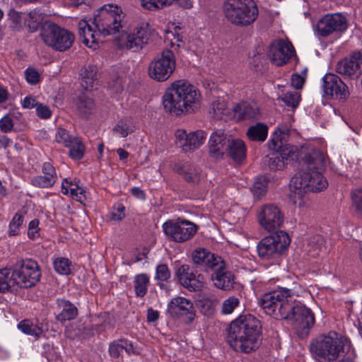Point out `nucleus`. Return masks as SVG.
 Returning <instances> with one entry per match:
<instances>
[{
    "mask_svg": "<svg viewBox=\"0 0 362 362\" xmlns=\"http://www.w3.org/2000/svg\"><path fill=\"white\" fill-rule=\"evenodd\" d=\"M124 17V13L120 7L107 4L102 6L93 18V23L97 31L93 29L86 19H81L78 22V33L83 43L89 48L96 49L103 42L101 35L106 36L119 32Z\"/></svg>",
    "mask_w": 362,
    "mask_h": 362,
    "instance_id": "nucleus-1",
    "label": "nucleus"
},
{
    "mask_svg": "<svg viewBox=\"0 0 362 362\" xmlns=\"http://www.w3.org/2000/svg\"><path fill=\"white\" fill-rule=\"evenodd\" d=\"M162 99L166 112L180 116L197 109L202 101V95L199 89L189 82L177 80L166 89Z\"/></svg>",
    "mask_w": 362,
    "mask_h": 362,
    "instance_id": "nucleus-2",
    "label": "nucleus"
},
{
    "mask_svg": "<svg viewBox=\"0 0 362 362\" xmlns=\"http://www.w3.org/2000/svg\"><path fill=\"white\" fill-rule=\"evenodd\" d=\"M260 321L252 315H240L228 328L227 342L236 351L250 353L258 347Z\"/></svg>",
    "mask_w": 362,
    "mask_h": 362,
    "instance_id": "nucleus-3",
    "label": "nucleus"
},
{
    "mask_svg": "<svg viewBox=\"0 0 362 362\" xmlns=\"http://www.w3.org/2000/svg\"><path fill=\"white\" fill-rule=\"evenodd\" d=\"M291 160L292 167L297 169V173L291 180V189L305 193H318L327 189L328 182L323 175L325 160Z\"/></svg>",
    "mask_w": 362,
    "mask_h": 362,
    "instance_id": "nucleus-4",
    "label": "nucleus"
},
{
    "mask_svg": "<svg viewBox=\"0 0 362 362\" xmlns=\"http://www.w3.org/2000/svg\"><path fill=\"white\" fill-rule=\"evenodd\" d=\"M349 346L346 338L336 332H329L313 341L310 351L319 362H334L343 356Z\"/></svg>",
    "mask_w": 362,
    "mask_h": 362,
    "instance_id": "nucleus-5",
    "label": "nucleus"
},
{
    "mask_svg": "<svg viewBox=\"0 0 362 362\" xmlns=\"http://www.w3.org/2000/svg\"><path fill=\"white\" fill-rule=\"evenodd\" d=\"M296 300L291 290L281 288L264 294L260 305L265 313L278 320H288Z\"/></svg>",
    "mask_w": 362,
    "mask_h": 362,
    "instance_id": "nucleus-6",
    "label": "nucleus"
},
{
    "mask_svg": "<svg viewBox=\"0 0 362 362\" xmlns=\"http://www.w3.org/2000/svg\"><path fill=\"white\" fill-rule=\"evenodd\" d=\"M223 11L229 22L240 26L249 25L258 16V9L253 0H226Z\"/></svg>",
    "mask_w": 362,
    "mask_h": 362,
    "instance_id": "nucleus-7",
    "label": "nucleus"
},
{
    "mask_svg": "<svg viewBox=\"0 0 362 362\" xmlns=\"http://www.w3.org/2000/svg\"><path fill=\"white\" fill-rule=\"evenodd\" d=\"M175 69V56L171 50L165 49L158 54L149 63L148 74L155 81L164 82L171 77Z\"/></svg>",
    "mask_w": 362,
    "mask_h": 362,
    "instance_id": "nucleus-8",
    "label": "nucleus"
},
{
    "mask_svg": "<svg viewBox=\"0 0 362 362\" xmlns=\"http://www.w3.org/2000/svg\"><path fill=\"white\" fill-rule=\"evenodd\" d=\"M40 36L47 46L59 52L69 49L74 41L73 33L52 23L42 25Z\"/></svg>",
    "mask_w": 362,
    "mask_h": 362,
    "instance_id": "nucleus-9",
    "label": "nucleus"
},
{
    "mask_svg": "<svg viewBox=\"0 0 362 362\" xmlns=\"http://www.w3.org/2000/svg\"><path fill=\"white\" fill-rule=\"evenodd\" d=\"M41 276L40 267L32 259H21L13 265L11 279L13 283L23 288L35 286Z\"/></svg>",
    "mask_w": 362,
    "mask_h": 362,
    "instance_id": "nucleus-10",
    "label": "nucleus"
},
{
    "mask_svg": "<svg viewBox=\"0 0 362 362\" xmlns=\"http://www.w3.org/2000/svg\"><path fill=\"white\" fill-rule=\"evenodd\" d=\"M151 32L150 24L147 22H142L130 33L124 32L119 34L116 38V41L121 49L136 52L141 49L148 43Z\"/></svg>",
    "mask_w": 362,
    "mask_h": 362,
    "instance_id": "nucleus-11",
    "label": "nucleus"
},
{
    "mask_svg": "<svg viewBox=\"0 0 362 362\" xmlns=\"http://www.w3.org/2000/svg\"><path fill=\"white\" fill-rule=\"evenodd\" d=\"M290 242L288 235L284 231L265 237L257 245L258 255L264 259L276 258L283 253Z\"/></svg>",
    "mask_w": 362,
    "mask_h": 362,
    "instance_id": "nucleus-12",
    "label": "nucleus"
},
{
    "mask_svg": "<svg viewBox=\"0 0 362 362\" xmlns=\"http://www.w3.org/2000/svg\"><path fill=\"white\" fill-rule=\"evenodd\" d=\"M257 221L260 227L269 233H276L284 223V214L279 206L273 204L261 206L257 211Z\"/></svg>",
    "mask_w": 362,
    "mask_h": 362,
    "instance_id": "nucleus-13",
    "label": "nucleus"
},
{
    "mask_svg": "<svg viewBox=\"0 0 362 362\" xmlns=\"http://www.w3.org/2000/svg\"><path fill=\"white\" fill-rule=\"evenodd\" d=\"M163 230L170 240L182 243L190 240L196 234L197 226L189 221L179 218L177 221L165 222L163 224Z\"/></svg>",
    "mask_w": 362,
    "mask_h": 362,
    "instance_id": "nucleus-14",
    "label": "nucleus"
},
{
    "mask_svg": "<svg viewBox=\"0 0 362 362\" xmlns=\"http://www.w3.org/2000/svg\"><path fill=\"white\" fill-rule=\"evenodd\" d=\"M288 320L291 321L296 334L300 338H304L308 334L310 329L315 323L312 311L300 302L296 301L291 310V317Z\"/></svg>",
    "mask_w": 362,
    "mask_h": 362,
    "instance_id": "nucleus-15",
    "label": "nucleus"
},
{
    "mask_svg": "<svg viewBox=\"0 0 362 362\" xmlns=\"http://www.w3.org/2000/svg\"><path fill=\"white\" fill-rule=\"evenodd\" d=\"M294 54L295 49L292 44L281 39L274 40L267 51V57L270 62L279 66L286 64Z\"/></svg>",
    "mask_w": 362,
    "mask_h": 362,
    "instance_id": "nucleus-16",
    "label": "nucleus"
},
{
    "mask_svg": "<svg viewBox=\"0 0 362 362\" xmlns=\"http://www.w3.org/2000/svg\"><path fill=\"white\" fill-rule=\"evenodd\" d=\"M180 284L189 291H201L205 286L204 275L192 269L187 264H182L176 271Z\"/></svg>",
    "mask_w": 362,
    "mask_h": 362,
    "instance_id": "nucleus-17",
    "label": "nucleus"
},
{
    "mask_svg": "<svg viewBox=\"0 0 362 362\" xmlns=\"http://www.w3.org/2000/svg\"><path fill=\"white\" fill-rule=\"evenodd\" d=\"M348 27L346 18L340 13L327 14L317 25V33L326 37L334 31H344Z\"/></svg>",
    "mask_w": 362,
    "mask_h": 362,
    "instance_id": "nucleus-18",
    "label": "nucleus"
},
{
    "mask_svg": "<svg viewBox=\"0 0 362 362\" xmlns=\"http://www.w3.org/2000/svg\"><path fill=\"white\" fill-rule=\"evenodd\" d=\"M210 272H212L211 279L215 287L223 291H230L233 288L235 283V275L227 268L223 259Z\"/></svg>",
    "mask_w": 362,
    "mask_h": 362,
    "instance_id": "nucleus-19",
    "label": "nucleus"
},
{
    "mask_svg": "<svg viewBox=\"0 0 362 362\" xmlns=\"http://www.w3.org/2000/svg\"><path fill=\"white\" fill-rule=\"evenodd\" d=\"M323 90L327 95L337 99H345L349 95L347 86L337 75L327 74L322 78Z\"/></svg>",
    "mask_w": 362,
    "mask_h": 362,
    "instance_id": "nucleus-20",
    "label": "nucleus"
},
{
    "mask_svg": "<svg viewBox=\"0 0 362 362\" xmlns=\"http://www.w3.org/2000/svg\"><path fill=\"white\" fill-rule=\"evenodd\" d=\"M230 139L223 129H215L211 134L208 144V155L210 157L218 158L225 156L227 151L226 144Z\"/></svg>",
    "mask_w": 362,
    "mask_h": 362,
    "instance_id": "nucleus-21",
    "label": "nucleus"
},
{
    "mask_svg": "<svg viewBox=\"0 0 362 362\" xmlns=\"http://www.w3.org/2000/svg\"><path fill=\"white\" fill-rule=\"evenodd\" d=\"M337 71L351 78H357L362 74V54L354 53L349 58H346L338 62Z\"/></svg>",
    "mask_w": 362,
    "mask_h": 362,
    "instance_id": "nucleus-22",
    "label": "nucleus"
},
{
    "mask_svg": "<svg viewBox=\"0 0 362 362\" xmlns=\"http://www.w3.org/2000/svg\"><path fill=\"white\" fill-rule=\"evenodd\" d=\"M168 311L172 315L184 317L185 320L189 322L195 317L192 302L183 297L173 298L168 304Z\"/></svg>",
    "mask_w": 362,
    "mask_h": 362,
    "instance_id": "nucleus-23",
    "label": "nucleus"
},
{
    "mask_svg": "<svg viewBox=\"0 0 362 362\" xmlns=\"http://www.w3.org/2000/svg\"><path fill=\"white\" fill-rule=\"evenodd\" d=\"M282 132L278 129L272 135L267 145L272 153H279L282 158L297 156L298 148L288 144H284L281 139Z\"/></svg>",
    "mask_w": 362,
    "mask_h": 362,
    "instance_id": "nucleus-24",
    "label": "nucleus"
},
{
    "mask_svg": "<svg viewBox=\"0 0 362 362\" xmlns=\"http://www.w3.org/2000/svg\"><path fill=\"white\" fill-rule=\"evenodd\" d=\"M222 259L221 257L215 255L205 248L196 249L192 253L193 263L204 267L206 272L216 267Z\"/></svg>",
    "mask_w": 362,
    "mask_h": 362,
    "instance_id": "nucleus-25",
    "label": "nucleus"
},
{
    "mask_svg": "<svg viewBox=\"0 0 362 362\" xmlns=\"http://www.w3.org/2000/svg\"><path fill=\"white\" fill-rule=\"evenodd\" d=\"M43 175H38L32 180L33 185L38 187H50L57 180V173L54 167L49 162H45L42 166Z\"/></svg>",
    "mask_w": 362,
    "mask_h": 362,
    "instance_id": "nucleus-26",
    "label": "nucleus"
},
{
    "mask_svg": "<svg viewBox=\"0 0 362 362\" xmlns=\"http://www.w3.org/2000/svg\"><path fill=\"white\" fill-rule=\"evenodd\" d=\"M75 105L78 115L88 118L95 110V103L90 93H81L78 95Z\"/></svg>",
    "mask_w": 362,
    "mask_h": 362,
    "instance_id": "nucleus-27",
    "label": "nucleus"
},
{
    "mask_svg": "<svg viewBox=\"0 0 362 362\" xmlns=\"http://www.w3.org/2000/svg\"><path fill=\"white\" fill-rule=\"evenodd\" d=\"M57 308L59 313L56 315V319L59 322L74 320L78 315L77 308L69 300L57 299Z\"/></svg>",
    "mask_w": 362,
    "mask_h": 362,
    "instance_id": "nucleus-28",
    "label": "nucleus"
},
{
    "mask_svg": "<svg viewBox=\"0 0 362 362\" xmlns=\"http://www.w3.org/2000/svg\"><path fill=\"white\" fill-rule=\"evenodd\" d=\"M305 250L308 256L313 258L319 257L320 253L326 251L324 238L320 235L310 238Z\"/></svg>",
    "mask_w": 362,
    "mask_h": 362,
    "instance_id": "nucleus-29",
    "label": "nucleus"
},
{
    "mask_svg": "<svg viewBox=\"0 0 362 362\" xmlns=\"http://www.w3.org/2000/svg\"><path fill=\"white\" fill-rule=\"evenodd\" d=\"M268 135V127L262 122L251 125L247 130L246 136L250 141L263 142Z\"/></svg>",
    "mask_w": 362,
    "mask_h": 362,
    "instance_id": "nucleus-30",
    "label": "nucleus"
},
{
    "mask_svg": "<svg viewBox=\"0 0 362 362\" xmlns=\"http://www.w3.org/2000/svg\"><path fill=\"white\" fill-rule=\"evenodd\" d=\"M225 155L233 158H244L246 156V146L244 141L240 139H230Z\"/></svg>",
    "mask_w": 362,
    "mask_h": 362,
    "instance_id": "nucleus-31",
    "label": "nucleus"
},
{
    "mask_svg": "<svg viewBox=\"0 0 362 362\" xmlns=\"http://www.w3.org/2000/svg\"><path fill=\"white\" fill-rule=\"evenodd\" d=\"M173 169L177 173L182 175L184 179L188 182L198 183L200 180L199 170L189 165H175Z\"/></svg>",
    "mask_w": 362,
    "mask_h": 362,
    "instance_id": "nucleus-32",
    "label": "nucleus"
},
{
    "mask_svg": "<svg viewBox=\"0 0 362 362\" xmlns=\"http://www.w3.org/2000/svg\"><path fill=\"white\" fill-rule=\"evenodd\" d=\"M44 20V15L39 10L35 9L25 14L24 24L30 32H35Z\"/></svg>",
    "mask_w": 362,
    "mask_h": 362,
    "instance_id": "nucleus-33",
    "label": "nucleus"
},
{
    "mask_svg": "<svg viewBox=\"0 0 362 362\" xmlns=\"http://www.w3.org/2000/svg\"><path fill=\"white\" fill-rule=\"evenodd\" d=\"M165 39L171 41L173 47H180L184 41L183 28L179 25H172L165 33Z\"/></svg>",
    "mask_w": 362,
    "mask_h": 362,
    "instance_id": "nucleus-34",
    "label": "nucleus"
},
{
    "mask_svg": "<svg viewBox=\"0 0 362 362\" xmlns=\"http://www.w3.org/2000/svg\"><path fill=\"white\" fill-rule=\"evenodd\" d=\"M175 143L183 152H192V146L190 144L189 132L187 133L185 129H179L175 132Z\"/></svg>",
    "mask_w": 362,
    "mask_h": 362,
    "instance_id": "nucleus-35",
    "label": "nucleus"
},
{
    "mask_svg": "<svg viewBox=\"0 0 362 362\" xmlns=\"http://www.w3.org/2000/svg\"><path fill=\"white\" fill-rule=\"evenodd\" d=\"M98 69L96 66L88 65L81 74V85L86 89L91 88L97 80Z\"/></svg>",
    "mask_w": 362,
    "mask_h": 362,
    "instance_id": "nucleus-36",
    "label": "nucleus"
},
{
    "mask_svg": "<svg viewBox=\"0 0 362 362\" xmlns=\"http://www.w3.org/2000/svg\"><path fill=\"white\" fill-rule=\"evenodd\" d=\"M62 192L64 194L69 192L73 198L80 202H82L83 199L85 198L84 190L77 185L69 182L67 179H64L62 184Z\"/></svg>",
    "mask_w": 362,
    "mask_h": 362,
    "instance_id": "nucleus-37",
    "label": "nucleus"
},
{
    "mask_svg": "<svg viewBox=\"0 0 362 362\" xmlns=\"http://www.w3.org/2000/svg\"><path fill=\"white\" fill-rule=\"evenodd\" d=\"M134 284L136 295L139 297H144L147 292L149 277L146 274H138L134 278Z\"/></svg>",
    "mask_w": 362,
    "mask_h": 362,
    "instance_id": "nucleus-38",
    "label": "nucleus"
},
{
    "mask_svg": "<svg viewBox=\"0 0 362 362\" xmlns=\"http://www.w3.org/2000/svg\"><path fill=\"white\" fill-rule=\"evenodd\" d=\"M18 328L24 334L34 336L38 338L42 333L41 327L35 325L29 320H23L18 325Z\"/></svg>",
    "mask_w": 362,
    "mask_h": 362,
    "instance_id": "nucleus-39",
    "label": "nucleus"
},
{
    "mask_svg": "<svg viewBox=\"0 0 362 362\" xmlns=\"http://www.w3.org/2000/svg\"><path fill=\"white\" fill-rule=\"evenodd\" d=\"M268 180L264 176L258 177L251 189L253 196L257 199H260L267 191Z\"/></svg>",
    "mask_w": 362,
    "mask_h": 362,
    "instance_id": "nucleus-40",
    "label": "nucleus"
},
{
    "mask_svg": "<svg viewBox=\"0 0 362 362\" xmlns=\"http://www.w3.org/2000/svg\"><path fill=\"white\" fill-rule=\"evenodd\" d=\"M210 112H212L214 114V117L217 119H222L223 116L227 115L229 113V110L225 100L222 98H218L212 103L210 108Z\"/></svg>",
    "mask_w": 362,
    "mask_h": 362,
    "instance_id": "nucleus-41",
    "label": "nucleus"
},
{
    "mask_svg": "<svg viewBox=\"0 0 362 362\" xmlns=\"http://www.w3.org/2000/svg\"><path fill=\"white\" fill-rule=\"evenodd\" d=\"M351 197L354 214L358 218L362 219V188L352 190Z\"/></svg>",
    "mask_w": 362,
    "mask_h": 362,
    "instance_id": "nucleus-42",
    "label": "nucleus"
},
{
    "mask_svg": "<svg viewBox=\"0 0 362 362\" xmlns=\"http://www.w3.org/2000/svg\"><path fill=\"white\" fill-rule=\"evenodd\" d=\"M67 146L72 158H81L84 156L85 146L78 138L73 137L72 141Z\"/></svg>",
    "mask_w": 362,
    "mask_h": 362,
    "instance_id": "nucleus-43",
    "label": "nucleus"
},
{
    "mask_svg": "<svg viewBox=\"0 0 362 362\" xmlns=\"http://www.w3.org/2000/svg\"><path fill=\"white\" fill-rule=\"evenodd\" d=\"M190 136V144L192 146V152L198 149L204 143L207 133L204 130H196L189 132Z\"/></svg>",
    "mask_w": 362,
    "mask_h": 362,
    "instance_id": "nucleus-44",
    "label": "nucleus"
},
{
    "mask_svg": "<svg viewBox=\"0 0 362 362\" xmlns=\"http://www.w3.org/2000/svg\"><path fill=\"white\" fill-rule=\"evenodd\" d=\"M173 0H140L141 6L146 10L155 11L169 5Z\"/></svg>",
    "mask_w": 362,
    "mask_h": 362,
    "instance_id": "nucleus-45",
    "label": "nucleus"
},
{
    "mask_svg": "<svg viewBox=\"0 0 362 362\" xmlns=\"http://www.w3.org/2000/svg\"><path fill=\"white\" fill-rule=\"evenodd\" d=\"M113 131L116 134L126 137L134 131V127L127 121L121 120L115 125Z\"/></svg>",
    "mask_w": 362,
    "mask_h": 362,
    "instance_id": "nucleus-46",
    "label": "nucleus"
},
{
    "mask_svg": "<svg viewBox=\"0 0 362 362\" xmlns=\"http://www.w3.org/2000/svg\"><path fill=\"white\" fill-rule=\"evenodd\" d=\"M54 269L60 274L67 275L71 273V262L64 257L57 258L54 262Z\"/></svg>",
    "mask_w": 362,
    "mask_h": 362,
    "instance_id": "nucleus-47",
    "label": "nucleus"
},
{
    "mask_svg": "<svg viewBox=\"0 0 362 362\" xmlns=\"http://www.w3.org/2000/svg\"><path fill=\"white\" fill-rule=\"evenodd\" d=\"M244 119H256L259 117L260 112L258 105L255 103L244 102Z\"/></svg>",
    "mask_w": 362,
    "mask_h": 362,
    "instance_id": "nucleus-48",
    "label": "nucleus"
},
{
    "mask_svg": "<svg viewBox=\"0 0 362 362\" xmlns=\"http://www.w3.org/2000/svg\"><path fill=\"white\" fill-rule=\"evenodd\" d=\"M281 100L288 106L296 108L300 102V95L297 92H288L282 94L281 96Z\"/></svg>",
    "mask_w": 362,
    "mask_h": 362,
    "instance_id": "nucleus-49",
    "label": "nucleus"
},
{
    "mask_svg": "<svg viewBox=\"0 0 362 362\" xmlns=\"http://www.w3.org/2000/svg\"><path fill=\"white\" fill-rule=\"evenodd\" d=\"M10 269L4 268L0 270V291L5 292L11 288V282H13L10 277Z\"/></svg>",
    "mask_w": 362,
    "mask_h": 362,
    "instance_id": "nucleus-50",
    "label": "nucleus"
},
{
    "mask_svg": "<svg viewBox=\"0 0 362 362\" xmlns=\"http://www.w3.org/2000/svg\"><path fill=\"white\" fill-rule=\"evenodd\" d=\"M23 221V214L21 213L16 214L9 224L8 233L10 235H16L18 234L20 227L22 225Z\"/></svg>",
    "mask_w": 362,
    "mask_h": 362,
    "instance_id": "nucleus-51",
    "label": "nucleus"
},
{
    "mask_svg": "<svg viewBox=\"0 0 362 362\" xmlns=\"http://www.w3.org/2000/svg\"><path fill=\"white\" fill-rule=\"evenodd\" d=\"M125 207L122 204H116L112 206L110 219L113 221H121L125 217Z\"/></svg>",
    "mask_w": 362,
    "mask_h": 362,
    "instance_id": "nucleus-52",
    "label": "nucleus"
},
{
    "mask_svg": "<svg viewBox=\"0 0 362 362\" xmlns=\"http://www.w3.org/2000/svg\"><path fill=\"white\" fill-rule=\"evenodd\" d=\"M238 305V298L235 296H230L223 302L222 313L226 315L230 314Z\"/></svg>",
    "mask_w": 362,
    "mask_h": 362,
    "instance_id": "nucleus-53",
    "label": "nucleus"
},
{
    "mask_svg": "<svg viewBox=\"0 0 362 362\" xmlns=\"http://www.w3.org/2000/svg\"><path fill=\"white\" fill-rule=\"evenodd\" d=\"M11 26L13 28H19L22 21H24L25 13H19L15 10H11L8 14Z\"/></svg>",
    "mask_w": 362,
    "mask_h": 362,
    "instance_id": "nucleus-54",
    "label": "nucleus"
},
{
    "mask_svg": "<svg viewBox=\"0 0 362 362\" xmlns=\"http://www.w3.org/2000/svg\"><path fill=\"white\" fill-rule=\"evenodd\" d=\"M122 339L114 341L110 344L109 346V354L112 358H117L120 356V352L123 349Z\"/></svg>",
    "mask_w": 362,
    "mask_h": 362,
    "instance_id": "nucleus-55",
    "label": "nucleus"
},
{
    "mask_svg": "<svg viewBox=\"0 0 362 362\" xmlns=\"http://www.w3.org/2000/svg\"><path fill=\"white\" fill-rule=\"evenodd\" d=\"M293 192V203L295 206L300 209H303L307 206L308 202L303 197V191L301 190H296L295 189H291Z\"/></svg>",
    "mask_w": 362,
    "mask_h": 362,
    "instance_id": "nucleus-56",
    "label": "nucleus"
},
{
    "mask_svg": "<svg viewBox=\"0 0 362 362\" xmlns=\"http://www.w3.org/2000/svg\"><path fill=\"white\" fill-rule=\"evenodd\" d=\"M56 141L59 143L63 144L64 146H68L73 139V137H71L67 131L62 128H59L56 134Z\"/></svg>",
    "mask_w": 362,
    "mask_h": 362,
    "instance_id": "nucleus-57",
    "label": "nucleus"
},
{
    "mask_svg": "<svg viewBox=\"0 0 362 362\" xmlns=\"http://www.w3.org/2000/svg\"><path fill=\"white\" fill-rule=\"evenodd\" d=\"M127 85V80L122 77H117L110 82V87L116 93L122 91Z\"/></svg>",
    "mask_w": 362,
    "mask_h": 362,
    "instance_id": "nucleus-58",
    "label": "nucleus"
},
{
    "mask_svg": "<svg viewBox=\"0 0 362 362\" xmlns=\"http://www.w3.org/2000/svg\"><path fill=\"white\" fill-rule=\"evenodd\" d=\"M27 82L30 84H36L40 80V74L34 69L28 68L25 71Z\"/></svg>",
    "mask_w": 362,
    "mask_h": 362,
    "instance_id": "nucleus-59",
    "label": "nucleus"
},
{
    "mask_svg": "<svg viewBox=\"0 0 362 362\" xmlns=\"http://www.w3.org/2000/svg\"><path fill=\"white\" fill-rule=\"evenodd\" d=\"M170 277V272L166 264H159L156 268V278L160 281H166Z\"/></svg>",
    "mask_w": 362,
    "mask_h": 362,
    "instance_id": "nucleus-60",
    "label": "nucleus"
},
{
    "mask_svg": "<svg viewBox=\"0 0 362 362\" xmlns=\"http://www.w3.org/2000/svg\"><path fill=\"white\" fill-rule=\"evenodd\" d=\"M291 160V163H286L284 160H268V166L271 170L276 171V170H282L286 166L290 164L291 166L292 160Z\"/></svg>",
    "mask_w": 362,
    "mask_h": 362,
    "instance_id": "nucleus-61",
    "label": "nucleus"
},
{
    "mask_svg": "<svg viewBox=\"0 0 362 362\" xmlns=\"http://www.w3.org/2000/svg\"><path fill=\"white\" fill-rule=\"evenodd\" d=\"M13 128V122L11 117L6 115L0 119V129L1 132L7 133Z\"/></svg>",
    "mask_w": 362,
    "mask_h": 362,
    "instance_id": "nucleus-62",
    "label": "nucleus"
},
{
    "mask_svg": "<svg viewBox=\"0 0 362 362\" xmlns=\"http://www.w3.org/2000/svg\"><path fill=\"white\" fill-rule=\"evenodd\" d=\"M35 108L37 115L41 119H46L49 118L52 115L50 109L42 103H38Z\"/></svg>",
    "mask_w": 362,
    "mask_h": 362,
    "instance_id": "nucleus-63",
    "label": "nucleus"
},
{
    "mask_svg": "<svg viewBox=\"0 0 362 362\" xmlns=\"http://www.w3.org/2000/svg\"><path fill=\"white\" fill-rule=\"evenodd\" d=\"M38 225L37 219H33L30 222L28 230V235L30 238L35 239L40 235Z\"/></svg>",
    "mask_w": 362,
    "mask_h": 362,
    "instance_id": "nucleus-64",
    "label": "nucleus"
}]
</instances>
